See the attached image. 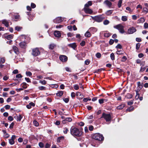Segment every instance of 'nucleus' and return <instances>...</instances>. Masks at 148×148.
I'll use <instances>...</instances> for the list:
<instances>
[{"label": "nucleus", "instance_id": "obj_10", "mask_svg": "<svg viewBox=\"0 0 148 148\" xmlns=\"http://www.w3.org/2000/svg\"><path fill=\"white\" fill-rule=\"evenodd\" d=\"M136 29L135 28L132 27L129 28L128 30L127 33L129 34H131L135 32Z\"/></svg>", "mask_w": 148, "mask_h": 148}, {"label": "nucleus", "instance_id": "obj_44", "mask_svg": "<svg viewBox=\"0 0 148 148\" xmlns=\"http://www.w3.org/2000/svg\"><path fill=\"white\" fill-rule=\"evenodd\" d=\"M14 19L16 20V21L19 19L20 16L19 15L17 14L14 16Z\"/></svg>", "mask_w": 148, "mask_h": 148}, {"label": "nucleus", "instance_id": "obj_37", "mask_svg": "<svg viewBox=\"0 0 148 148\" xmlns=\"http://www.w3.org/2000/svg\"><path fill=\"white\" fill-rule=\"evenodd\" d=\"M132 97L133 96L132 95L129 94H127L125 96V97L127 99H131L132 98Z\"/></svg>", "mask_w": 148, "mask_h": 148}, {"label": "nucleus", "instance_id": "obj_46", "mask_svg": "<svg viewBox=\"0 0 148 148\" xmlns=\"http://www.w3.org/2000/svg\"><path fill=\"white\" fill-rule=\"evenodd\" d=\"M39 83H40L42 85H45L46 84V82L45 80H40L39 81Z\"/></svg>", "mask_w": 148, "mask_h": 148}, {"label": "nucleus", "instance_id": "obj_1", "mask_svg": "<svg viewBox=\"0 0 148 148\" xmlns=\"http://www.w3.org/2000/svg\"><path fill=\"white\" fill-rule=\"evenodd\" d=\"M71 134L74 136H80L82 134V132L75 127H72L70 130Z\"/></svg>", "mask_w": 148, "mask_h": 148}, {"label": "nucleus", "instance_id": "obj_36", "mask_svg": "<svg viewBox=\"0 0 148 148\" xmlns=\"http://www.w3.org/2000/svg\"><path fill=\"white\" fill-rule=\"evenodd\" d=\"M134 107H133L131 106H130V108H128L127 109V111H128L129 112H131L133 110Z\"/></svg>", "mask_w": 148, "mask_h": 148}, {"label": "nucleus", "instance_id": "obj_50", "mask_svg": "<svg viewBox=\"0 0 148 148\" xmlns=\"http://www.w3.org/2000/svg\"><path fill=\"white\" fill-rule=\"evenodd\" d=\"M33 123L34 125L36 126H38L39 125L38 123L36 121H33Z\"/></svg>", "mask_w": 148, "mask_h": 148}, {"label": "nucleus", "instance_id": "obj_35", "mask_svg": "<svg viewBox=\"0 0 148 148\" xmlns=\"http://www.w3.org/2000/svg\"><path fill=\"white\" fill-rule=\"evenodd\" d=\"M127 17L126 16H123L121 18V20L123 21H126L127 20Z\"/></svg>", "mask_w": 148, "mask_h": 148}, {"label": "nucleus", "instance_id": "obj_5", "mask_svg": "<svg viewBox=\"0 0 148 148\" xmlns=\"http://www.w3.org/2000/svg\"><path fill=\"white\" fill-rule=\"evenodd\" d=\"M114 28L118 29L119 32L121 34H123L125 32L123 27L121 24H119L115 26Z\"/></svg>", "mask_w": 148, "mask_h": 148}, {"label": "nucleus", "instance_id": "obj_40", "mask_svg": "<svg viewBox=\"0 0 148 148\" xmlns=\"http://www.w3.org/2000/svg\"><path fill=\"white\" fill-rule=\"evenodd\" d=\"M110 57L112 60H114V55L113 53H112L110 54Z\"/></svg>", "mask_w": 148, "mask_h": 148}, {"label": "nucleus", "instance_id": "obj_53", "mask_svg": "<svg viewBox=\"0 0 148 148\" xmlns=\"http://www.w3.org/2000/svg\"><path fill=\"white\" fill-rule=\"evenodd\" d=\"M39 146L41 148H42L44 146V144L42 142H40L39 143Z\"/></svg>", "mask_w": 148, "mask_h": 148}, {"label": "nucleus", "instance_id": "obj_27", "mask_svg": "<svg viewBox=\"0 0 148 148\" xmlns=\"http://www.w3.org/2000/svg\"><path fill=\"white\" fill-rule=\"evenodd\" d=\"M13 48L14 52L16 54H18V48L15 46H14L13 47Z\"/></svg>", "mask_w": 148, "mask_h": 148}, {"label": "nucleus", "instance_id": "obj_7", "mask_svg": "<svg viewBox=\"0 0 148 148\" xmlns=\"http://www.w3.org/2000/svg\"><path fill=\"white\" fill-rule=\"evenodd\" d=\"M60 60L62 62H66L68 60L67 57L65 55H60L59 57Z\"/></svg>", "mask_w": 148, "mask_h": 148}, {"label": "nucleus", "instance_id": "obj_59", "mask_svg": "<svg viewBox=\"0 0 148 148\" xmlns=\"http://www.w3.org/2000/svg\"><path fill=\"white\" fill-rule=\"evenodd\" d=\"M14 125V123L13 122L12 123L10 124V125L9 128L10 129H12V128H13Z\"/></svg>", "mask_w": 148, "mask_h": 148}, {"label": "nucleus", "instance_id": "obj_24", "mask_svg": "<svg viewBox=\"0 0 148 148\" xmlns=\"http://www.w3.org/2000/svg\"><path fill=\"white\" fill-rule=\"evenodd\" d=\"M27 84L25 82H23L21 84V85L22 86V87L24 89H26L27 88Z\"/></svg>", "mask_w": 148, "mask_h": 148}, {"label": "nucleus", "instance_id": "obj_42", "mask_svg": "<svg viewBox=\"0 0 148 148\" xmlns=\"http://www.w3.org/2000/svg\"><path fill=\"white\" fill-rule=\"evenodd\" d=\"M122 0H119V1L118 3V7H119V8H120L121 7V4L122 3Z\"/></svg>", "mask_w": 148, "mask_h": 148}, {"label": "nucleus", "instance_id": "obj_3", "mask_svg": "<svg viewBox=\"0 0 148 148\" xmlns=\"http://www.w3.org/2000/svg\"><path fill=\"white\" fill-rule=\"evenodd\" d=\"M92 138L94 139L99 141L103 140L104 139V137L103 135L99 133L94 134L93 135Z\"/></svg>", "mask_w": 148, "mask_h": 148}, {"label": "nucleus", "instance_id": "obj_51", "mask_svg": "<svg viewBox=\"0 0 148 148\" xmlns=\"http://www.w3.org/2000/svg\"><path fill=\"white\" fill-rule=\"evenodd\" d=\"M74 88L75 90H77L79 89V86L78 85L75 84L74 85Z\"/></svg>", "mask_w": 148, "mask_h": 148}, {"label": "nucleus", "instance_id": "obj_11", "mask_svg": "<svg viewBox=\"0 0 148 148\" xmlns=\"http://www.w3.org/2000/svg\"><path fill=\"white\" fill-rule=\"evenodd\" d=\"M54 35L57 38L60 37L61 35V33L58 31H55L54 32Z\"/></svg>", "mask_w": 148, "mask_h": 148}, {"label": "nucleus", "instance_id": "obj_62", "mask_svg": "<svg viewBox=\"0 0 148 148\" xmlns=\"http://www.w3.org/2000/svg\"><path fill=\"white\" fill-rule=\"evenodd\" d=\"M68 131L69 130L68 128H65L64 129L63 132L64 134H66L67 133Z\"/></svg>", "mask_w": 148, "mask_h": 148}, {"label": "nucleus", "instance_id": "obj_60", "mask_svg": "<svg viewBox=\"0 0 148 148\" xmlns=\"http://www.w3.org/2000/svg\"><path fill=\"white\" fill-rule=\"evenodd\" d=\"M144 28L147 29L148 28V24L147 23H145L144 25Z\"/></svg>", "mask_w": 148, "mask_h": 148}, {"label": "nucleus", "instance_id": "obj_18", "mask_svg": "<svg viewBox=\"0 0 148 148\" xmlns=\"http://www.w3.org/2000/svg\"><path fill=\"white\" fill-rule=\"evenodd\" d=\"M19 45L21 47L25 48L26 47V43L24 42H20Z\"/></svg>", "mask_w": 148, "mask_h": 148}, {"label": "nucleus", "instance_id": "obj_2", "mask_svg": "<svg viewBox=\"0 0 148 148\" xmlns=\"http://www.w3.org/2000/svg\"><path fill=\"white\" fill-rule=\"evenodd\" d=\"M91 16L93 20L98 23L101 22L105 18V16L103 15H97L94 17Z\"/></svg>", "mask_w": 148, "mask_h": 148}, {"label": "nucleus", "instance_id": "obj_13", "mask_svg": "<svg viewBox=\"0 0 148 148\" xmlns=\"http://www.w3.org/2000/svg\"><path fill=\"white\" fill-rule=\"evenodd\" d=\"M22 117V116L20 114L18 115H16L14 116V118L16 119L17 121H20Z\"/></svg>", "mask_w": 148, "mask_h": 148}, {"label": "nucleus", "instance_id": "obj_25", "mask_svg": "<svg viewBox=\"0 0 148 148\" xmlns=\"http://www.w3.org/2000/svg\"><path fill=\"white\" fill-rule=\"evenodd\" d=\"M63 94V92L62 91H58L56 93L57 96L59 97L61 96Z\"/></svg>", "mask_w": 148, "mask_h": 148}, {"label": "nucleus", "instance_id": "obj_15", "mask_svg": "<svg viewBox=\"0 0 148 148\" xmlns=\"http://www.w3.org/2000/svg\"><path fill=\"white\" fill-rule=\"evenodd\" d=\"M104 3L109 8L111 7L112 6V3L108 0H106Z\"/></svg>", "mask_w": 148, "mask_h": 148}, {"label": "nucleus", "instance_id": "obj_28", "mask_svg": "<svg viewBox=\"0 0 148 148\" xmlns=\"http://www.w3.org/2000/svg\"><path fill=\"white\" fill-rule=\"evenodd\" d=\"M5 61V57H3L0 58V64L4 63Z\"/></svg>", "mask_w": 148, "mask_h": 148}, {"label": "nucleus", "instance_id": "obj_49", "mask_svg": "<svg viewBox=\"0 0 148 148\" xmlns=\"http://www.w3.org/2000/svg\"><path fill=\"white\" fill-rule=\"evenodd\" d=\"M140 46V43H138L136 45V49L137 50H138Z\"/></svg>", "mask_w": 148, "mask_h": 148}, {"label": "nucleus", "instance_id": "obj_39", "mask_svg": "<svg viewBox=\"0 0 148 148\" xmlns=\"http://www.w3.org/2000/svg\"><path fill=\"white\" fill-rule=\"evenodd\" d=\"M143 12L145 14L147 13L148 12V10L147 8H143Z\"/></svg>", "mask_w": 148, "mask_h": 148}, {"label": "nucleus", "instance_id": "obj_12", "mask_svg": "<svg viewBox=\"0 0 148 148\" xmlns=\"http://www.w3.org/2000/svg\"><path fill=\"white\" fill-rule=\"evenodd\" d=\"M84 10L86 13L91 14L92 13V11L91 9L85 8V7L84 8Z\"/></svg>", "mask_w": 148, "mask_h": 148}, {"label": "nucleus", "instance_id": "obj_8", "mask_svg": "<svg viewBox=\"0 0 148 148\" xmlns=\"http://www.w3.org/2000/svg\"><path fill=\"white\" fill-rule=\"evenodd\" d=\"M64 18L61 17H58L53 20L54 23H59L62 22Z\"/></svg>", "mask_w": 148, "mask_h": 148}, {"label": "nucleus", "instance_id": "obj_61", "mask_svg": "<svg viewBox=\"0 0 148 148\" xmlns=\"http://www.w3.org/2000/svg\"><path fill=\"white\" fill-rule=\"evenodd\" d=\"M116 48L121 49L122 48L121 45L120 44H118L116 47Z\"/></svg>", "mask_w": 148, "mask_h": 148}, {"label": "nucleus", "instance_id": "obj_17", "mask_svg": "<svg viewBox=\"0 0 148 148\" xmlns=\"http://www.w3.org/2000/svg\"><path fill=\"white\" fill-rule=\"evenodd\" d=\"M138 87L137 88V89L136 90L139 91V90L143 88V85L141 84L140 82H138L137 83Z\"/></svg>", "mask_w": 148, "mask_h": 148}, {"label": "nucleus", "instance_id": "obj_56", "mask_svg": "<svg viewBox=\"0 0 148 148\" xmlns=\"http://www.w3.org/2000/svg\"><path fill=\"white\" fill-rule=\"evenodd\" d=\"M16 77L17 78H21L22 77V76L21 74H18L16 75Z\"/></svg>", "mask_w": 148, "mask_h": 148}, {"label": "nucleus", "instance_id": "obj_57", "mask_svg": "<svg viewBox=\"0 0 148 148\" xmlns=\"http://www.w3.org/2000/svg\"><path fill=\"white\" fill-rule=\"evenodd\" d=\"M127 57L125 56H123L122 58L121 61L122 62H124L127 60Z\"/></svg>", "mask_w": 148, "mask_h": 148}, {"label": "nucleus", "instance_id": "obj_26", "mask_svg": "<svg viewBox=\"0 0 148 148\" xmlns=\"http://www.w3.org/2000/svg\"><path fill=\"white\" fill-rule=\"evenodd\" d=\"M13 35L12 34H10L8 35L5 38H6L8 40H10L11 39H12L13 38Z\"/></svg>", "mask_w": 148, "mask_h": 148}, {"label": "nucleus", "instance_id": "obj_33", "mask_svg": "<svg viewBox=\"0 0 148 148\" xmlns=\"http://www.w3.org/2000/svg\"><path fill=\"white\" fill-rule=\"evenodd\" d=\"M136 95L135 96V99L136 100L138 99L139 98V94L138 93L139 91L136 90Z\"/></svg>", "mask_w": 148, "mask_h": 148}, {"label": "nucleus", "instance_id": "obj_54", "mask_svg": "<svg viewBox=\"0 0 148 148\" xmlns=\"http://www.w3.org/2000/svg\"><path fill=\"white\" fill-rule=\"evenodd\" d=\"M63 25H57L56 26V28H60L62 27H63Z\"/></svg>", "mask_w": 148, "mask_h": 148}, {"label": "nucleus", "instance_id": "obj_43", "mask_svg": "<svg viewBox=\"0 0 148 148\" xmlns=\"http://www.w3.org/2000/svg\"><path fill=\"white\" fill-rule=\"evenodd\" d=\"M38 89L40 90H46L45 87L43 86H40L38 87Z\"/></svg>", "mask_w": 148, "mask_h": 148}, {"label": "nucleus", "instance_id": "obj_29", "mask_svg": "<svg viewBox=\"0 0 148 148\" xmlns=\"http://www.w3.org/2000/svg\"><path fill=\"white\" fill-rule=\"evenodd\" d=\"M145 21V19L143 18H140L138 21V23H143Z\"/></svg>", "mask_w": 148, "mask_h": 148}, {"label": "nucleus", "instance_id": "obj_23", "mask_svg": "<svg viewBox=\"0 0 148 148\" xmlns=\"http://www.w3.org/2000/svg\"><path fill=\"white\" fill-rule=\"evenodd\" d=\"M92 5V3L91 1H88L87 3L85 5V8H88L89 6H91Z\"/></svg>", "mask_w": 148, "mask_h": 148}, {"label": "nucleus", "instance_id": "obj_47", "mask_svg": "<svg viewBox=\"0 0 148 148\" xmlns=\"http://www.w3.org/2000/svg\"><path fill=\"white\" fill-rule=\"evenodd\" d=\"M106 99H100L99 100V103L101 104L103 103V102L104 101V100H106Z\"/></svg>", "mask_w": 148, "mask_h": 148}, {"label": "nucleus", "instance_id": "obj_38", "mask_svg": "<svg viewBox=\"0 0 148 148\" xmlns=\"http://www.w3.org/2000/svg\"><path fill=\"white\" fill-rule=\"evenodd\" d=\"M110 23L109 21L108 20H106L103 22V24L104 25H107Z\"/></svg>", "mask_w": 148, "mask_h": 148}, {"label": "nucleus", "instance_id": "obj_63", "mask_svg": "<svg viewBox=\"0 0 148 148\" xmlns=\"http://www.w3.org/2000/svg\"><path fill=\"white\" fill-rule=\"evenodd\" d=\"M9 136H10L7 133L3 135L4 137L5 138H8V137H9Z\"/></svg>", "mask_w": 148, "mask_h": 148}, {"label": "nucleus", "instance_id": "obj_6", "mask_svg": "<svg viewBox=\"0 0 148 148\" xmlns=\"http://www.w3.org/2000/svg\"><path fill=\"white\" fill-rule=\"evenodd\" d=\"M40 52L38 48H36L32 50V54L34 56H36L40 54Z\"/></svg>", "mask_w": 148, "mask_h": 148}, {"label": "nucleus", "instance_id": "obj_32", "mask_svg": "<svg viewBox=\"0 0 148 148\" xmlns=\"http://www.w3.org/2000/svg\"><path fill=\"white\" fill-rule=\"evenodd\" d=\"M22 28V27L17 26L15 27V29L16 31H20Z\"/></svg>", "mask_w": 148, "mask_h": 148}, {"label": "nucleus", "instance_id": "obj_30", "mask_svg": "<svg viewBox=\"0 0 148 148\" xmlns=\"http://www.w3.org/2000/svg\"><path fill=\"white\" fill-rule=\"evenodd\" d=\"M64 138V137L63 136H62L58 137L57 139V141L58 143H60L61 142V141L63 140Z\"/></svg>", "mask_w": 148, "mask_h": 148}, {"label": "nucleus", "instance_id": "obj_48", "mask_svg": "<svg viewBox=\"0 0 148 148\" xmlns=\"http://www.w3.org/2000/svg\"><path fill=\"white\" fill-rule=\"evenodd\" d=\"M96 56L97 58H100L101 56V54L99 53H97L96 54Z\"/></svg>", "mask_w": 148, "mask_h": 148}, {"label": "nucleus", "instance_id": "obj_34", "mask_svg": "<svg viewBox=\"0 0 148 148\" xmlns=\"http://www.w3.org/2000/svg\"><path fill=\"white\" fill-rule=\"evenodd\" d=\"M65 121L70 122L72 121V119L70 117L66 118L65 119V120H64L63 121V123H64V122H65Z\"/></svg>", "mask_w": 148, "mask_h": 148}, {"label": "nucleus", "instance_id": "obj_14", "mask_svg": "<svg viewBox=\"0 0 148 148\" xmlns=\"http://www.w3.org/2000/svg\"><path fill=\"white\" fill-rule=\"evenodd\" d=\"M68 46L74 49H75L77 47V45L76 43H73L68 44Z\"/></svg>", "mask_w": 148, "mask_h": 148}, {"label": "nucleus", "instance_id": "obj_20", "mask_svg": "<svg viewBox=\"0 0 148 148\" xmlns=\"http://www.w3.org/2000/svg\"><path fill=\"white\" fill-rule=\"evenodd\" d=\"M2 23L6 27H8L9 26V23L6 20H3L2 21Z\"/></svg>", "mask_w": 148, "mask_h": 148}, {"label": "nucleus", "instance_id": "obj_31", "mask_svg": "<svg viewBox=\"0 0 148 148\" xmlns=\"http://www.w3.org/2000/svg\"><path fill=\"white\" fill-rule=\"evenodd\" d=\"M113 12L112 10H110L107 11L106 13V14L107 15H110Z\"/></svg>", "mask_w": 148, "mask_h": 148}, {"label": "nucleus", "instance_id": "obj_19", "mask_svg": "<svg viewBox=\"0 0 148 148\" xmlns=\"http://www.w3.org/2000/svg\"><path fill=\"white\" fill-rule=\"evenodd\" d=\"M125 106V105L124 103H122L121 105H119L117 107V109L118 110H121L123 109Z\"/></svg>", "mask_w": 148, "mask_h": 148}, {"label": "nucleus", "instance_id": "obj_4", "mask_svg": "<svg viewBox=\"0 0 148 148\" xmlns=\"http://www.w3.org/2000/svg\"><path fill=\"white\" fill-rule=\"evenodd\" d=\"M102 118H103L106 122L109 121L111 120V117L110 114H107L104 113L102 114L100 119Z\"/></svg>", "mask_w": 148, "mask_h": 148}, {"label": "nucleus", "instance_id": "obj_9", "mask_svg": "<svg viewBox=\"0 0 148 148\" xmlns=\"http://www.w3.org/2000/svg\"><path fill=\"white\" fill-rule=\"evenodd\" d=\"M16 136L14 135H13L12 136L11 138L9 139V142L10 145H12L14 144L15 143L14 140Z\"/></svg>", "mask_w": 148, "mask_h": 148}, {"label": "nucleus", "instance_id": "obj_55", "mask_svg": "<svg viewBox=\"0 0 148 148\" xmlns=\"http://www.w3.org/2000/svg\"><path fill=\"white\" fill-rule=\"evenodd\" d=\"M104 36L105 37H108L110 36V34L108 33H106L104 34Z\"/></svg>", "mask_w": 148, "mask_h": 148}, {"label": "nucleus", "instance_id": "obj_21", "mask_svg": "<svg viewBox=\"0 0 148 148\" xmlns=\"http://www.w3.org/2000/svg\"><path fill=\"white\" fill-rule=\"evenodd\" d=\"M90 32L89 30L87 31L85 33V34H84V36L86 37H87V38H89V37H90L91 36V34L90 33Z\"/></svg>", "mask_w": 148, "mask_h": 148}, {"label": "nucleus", "instance_id": "obj_16", "mask_svg": "<svg viewBox=\"0 0 148 148\" xmlns=\"http://www.w3.org/2000/svg\"><path fill=\"white\" fill-rule=\"evenodd\" d=\"M88 30L93 33L96 32L97 31V29L95 27H92L89 28Z\"/></svg>", "mask_w": 148, "mask_h": 148}, {"label": "nucleus", "instance_id": "obj_64", "mask_svg": "<svg viewBox=\"0 0 148 148\" xmlns=\"http://www.w3.org/2000/svg\"><path fill=\"white\" fill-rule=\"evenodd\" d=\"M85 44V42L84 41H82L80 43V45L82 46H84Z\"/></svg>", "mask_w": 148, "mask_h": 148}, {"label": "nucleus", "instance_id": "obj_58", "mask_svg": "<svg viewBox=\"0 0 148 148\" xmlns=\"http://www.w3.org/2000/svg\"><path fill=\"white\" fill-rule=\"evenodd\" d=\"M77 96H81V97L80 98V99H82L83 98V95L79 92H78L77 93Z\"/></svg>", "mask_w": 148, "mask_h": 148}, {"label": "nucleus", "instance_id": "obj_52", "mask_svg": "<svg viewBox=\"0 0 148 148\" xmlns=\"http://www.w3.org/2000/svg\"><path fill=\"white\" fill-rule=\"evenodd\" d=\"M8 120L10 121H12L14 119L12 116H9L8 117Z\"/></svg>", "mask_w": 148, "mask_h": 148}, {"label": "nucleus", "instance_id": "obj_41", "mask_svg": "<svg viewBox=\"0 0 148 148\" xmlns=\"http://www.w3.org/2000/svg\"><path fill=\"white\" fill-rule=\"evenodd\" d=\"M126 10H127L129 11L130 13H131L133 11V9H131L129 7H127L126 8Z\"/></svg>", "mask_w": 148, "mask_h": 148}, {"label": "nucleus", "instance_id": "obj_22", "mask_svg": "<svg viewBox=\"0 0 148 148\" xmlns=\"http://www.w3.org/2000/svg\"><path fill=\"white\" fill-rule=\"evenodd\" d=\"M56 47V45L52 43L50 44L49 47V48L51 49H53Z\"/></svg>", "mask_w": 148, "mask_h": 148}, {"label": "nucleus", "instance_id": "obj_45", "mask_svg": "<svg viewBox=\"0 0 148 148\" xmlns=\"http://www.w3.org/2000/svg\"><path fill=\"white\" fill-rule=\"evenodd\" d=\"M26 74L27 76H30L32 75V73L30 71H27L26 72Z\"/></svg>", "mask_w": 148, "mask_h": 148}]
</instances>
